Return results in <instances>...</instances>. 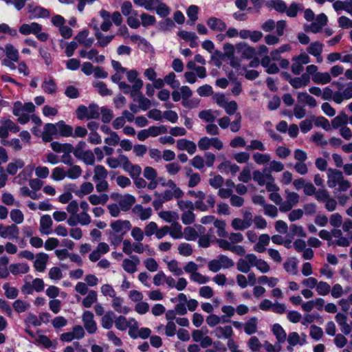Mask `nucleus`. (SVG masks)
Masks as SVG:
<instances>
[{
	"mask_svg": "<svg viewBox=\"0 0 352 352\" xmlns=\"http://www.w3.org/2000/svg\"><path fill=\"white\" fill-rule=\"evenodd\" d=\"M245 258L251 264L252 266H256L261 273H267L270 271V267L268 263L262 259H258L254 254H248Z\"/></svg>",
	"mask_w": 352,
	"mask_h": 352,
	"instance_id": "obj_1",
	"label": "nucleus"
},
{
	"mask_svg": "<svg viewBox=\"0 0 352 352\" xmlns=\"http://www.w3.org/2000/svg\"><path fill=\"white\" fill-rule=\"evenodd\" d=\"M113 231L116 233L126 234L131 228V223L128 220H116L112 221L110 225Z\"/></svg>",
	"mask_w": 352,
	"mask_h": 352,
	"instance_id": "obj_2",
	"label": "nucleus"
},
{
	"mask_svg": "<svg viewBox=\"0 0 352 352\" xmlns=\"http://www.w3.org/2000/svg\"><path fill=\"white\" fill-rule=\"evenodd\" d=\"M19 234V229L16 224L4 226L0 224V236L6 239L11 236L13 239H17Z\"/></svg>",
	"mask_w": 352,
	"mask_h": 352,
	"instance_id": "obj_3",
	"label": "nucleus"
},
{
	"mask_svg": "<svg viewBox=\"0 0 352 352\" xmlns=\"http://www.w3.org/2000/svg\"><path fill=\"white\" fill-rule=\"evenodd\" d=\"M93 29L95 30V36L98 40L96 45L101 47H107L111 41L114 38V35L104 36L102 32H100L97 24L92 25Z\"/></svg>",
	"mask_w": 352,
	"mask_h": 352,
	"instance_id": "obj_4",
	"label": "nucleus"
},
{
	"mask_svg": "<svg viewBox=\"0 0 352 352\" xmlns=\"http://www.w3.org/2000/svg\"><path fill=\"white\" fill-rule=\"evenodd\" d=\"M236 49L238 52L241 53L243 58L250 59L256 54L254 47L248 45L246 43L241 42L236 45Z\"/></svg>",
	"mask_w": 352,
	"mask_h": 352,
	"instance_id": "obj_5",
	"label": "nucleus"
},
{
	"mask_svg": "<svg viewBox=\"0 0 352 352\" xmlns=\"http://www.w3.org/2000/svg\"><path fill=\"white\" fill-rule=\"evenodd\" d=\"M42 30V25L38 23L32 22L30 24L23 23L19 29V32L23 35L37 34Z\"/></svg>",
	"mask_w": 352,
	"mask_h": 352,
	"instance_id": "obj_6",
	"label": "nucleus"
},
{
	"mask_svg": "<svg viewBox=\"0 0 352 352\" xmlns=\"http://www.w3.org/2000/svg\"><path fill=\"white\" fill-rule=\"evenodd\" d=\"M344 178L342 171L337 169H329L328 173V181L327 184L328 186L331 188H333L336 186V185L342 180Z\"/></svg>",
	"mask_w": 352,
	"mask_h": 352,
	"instance_id": "obj_7",
	"label": "nucleus"
},
{
	"mask_svg": "<svg viewBox=\"0 0 352 352\" xmlns=\"http://www.w3.org/2000/svg\"><path fill=\"white\" fill-rule=\"evenodd\" d=\"M177 147L180 151H186L190 155L194 154L197 149L195 143L186 139L178 140Z\"/></svg>",
	"mask_w": 352,
	"mask_h": 352,
	"instance_id": "obj_8",
	"label": "nucleus"
},
{
	"mask_svg": "<svg viewBox=\"0 0 352 352\" xmlns=\"http://www.w3.org/2000/svg\"><path fill=\"white\" fill-rule=\"evenodd\" d=\"M206 23L208 26L213 31L223 32L227 28V25L223 20L214 16L210 17Z\"/></svg>",
	"mask_w": 352,
	"mask_h": 352,
	"instance_id": "obj_9",
	"label": "nucleus"
},
{
	"mask_svg": "<svg viewBox=\"0 0 352 352\" xmlns=\"http://www.w3.org/2000/svg\"><path fill=\"white\" fill-rule=\"evenodd\" d=\"M48 258V255L46 253H38L36 255V260L34 261V267L35 270L39 272H44L46 267Z\"/></svg>",
	"mask_w": 352,
	"mask_h": 352,
	"instance_id": "obj_10",
	"label": "nucleus"
},
{
	"mask_svg": "<svg viewBox=\"0 0 352 352\" xmlns=\"http://www.w3.org/2000/svg\"><path fill=\"white\" fill-rule=\"evenodd\" d=\"M135 203V197L132 195L126 194L123 198L119 201V206L122 211L126 212L131 208Z\"/></svg>",
	"mask_w": 352,
	"mask_h": 352,
	"instance_id": "obj_11",
	"label": "nucleus"
},
{
	"mask_svg": "<svg viewBox=\"0 0 352 352\" xmlns=\"http://www.w3.org/2000/svg\"><path fill=\"white\" fill-rule=\"evenodd\" d=\"M9 270L10 273L16 276L18 275L19 274L28 273L30 270V267L28 264L26 263H13L10 265Z\"/></svg>",
	"mask_w": 352,
	"mask_h": 352,
	"instance_id": "obj_12",
	"label": "nucleus"
},
{
	"mask_svg": "<svg viewBox=\"0 0 352 352\" xmlns=\"http://www.w3.org/2000/svg\"><path fill=\"white\" fill-rule=\"evenodd\" d=\"M348 120L347 115L344 111H342L338 116L331 120V126L335 129L341 128L347 124Z\"/></svg>",
	"mask_w": 352,
	"mask_h": 352,
	"instance_id": "obj_13",
	"label": "nucleus"
},
{
	"mask_svg": "<svg viewBox=\"0 0 352 352\" xmlns=\"http://www.w3.org/2000/svg\"><path fill=\"white\" fill-rule=\"evenodd\" d=\"M53 221L49 214H44L41 217L40 220V231L42 234H49L50 231L49 229L52 226Z\"/></svg>",
	"mask_w": 352,
	"mask_h": 352,
	"instance_id": "obj_14",
	"label": "nucleus"
},
{
	"mask_svg": "<svg viewBox=\"0 0 352 352\" xmlns=\"http://www.w3.org/2000/svg\"><path fill=\"white\" fill-rule=\"evenodd\" d=\"M272 331L273 332V334L276 336V338L277 339L278 343H283L285 341L287 334L285 331L280 324H274L272 327Z\"/></svg>",
	"mask_w": 352,
	"mask_h": 352,
	"instance_id": "obj_15",
	"label": "nucleus"
},
{
	"mask_svg": "<svg viewBox=\"0 0 352 352\" xmlns=\"http://www.w3.org/2000/svg\"><path fill=\"white\" fill-rule=\"evenodd\" d=\"M199 11V7L195 5H191L186 10V14L189 18V20L187 21L188 24L190 25H195V21L198 19Z\"/></svg>",
	"mask_w": 352,
	"mask_h": 352,
	"instance_id": "obj_16",
	"label": "nucleus"
},
{
	"mask_svg": "<svg viewBox=\"0 0 352 352\" xmlns=\"http://www.w3.org/2000/svg\"><path fill=\"white\" fill-rule=\"evenodd\" d=\"M4 52L6 53V55L8 57V58L10 59L11 61H19V52L16 48H14V47L12 44L7 43L5 45Z\"/></svg>",
	"mask_w": 352,
	"mask_h": 352,
	"instance_id": "obj_17",
	"label": "nucleus"
},
{
	"mask_svg": "<svg viewBox=\"0 0 352 352\" xmlns=\"http://www.w3.org/2000/svg\"><path fill=\"white\" fill-rule=\"evenodd\" d=\"M60 135L63 137H71L73 135V128L70 125L66 124L63 120H60L56 123Z\"/></svg>",
	"mask_w": 352,
	"mask_h": 352,
	"instance_id": "obj_18",
	"label": "nucleus"
},
{
	"mask_svg": "<svg viewBox=\"0 0 352 352\" xmlns=\"http://www.w3.org/2000/svg\"><path fill=\"white\" fill-rule=\"evenodd\" d=\"M312 80L316 84L325 85L331 82V78L328 72H318L312 76Z\"/></svg>",
	"mask_w": 352,
	"mask_h": 352,
	"instance_id": "obj_19",
	"label": "nucleus"
},
{
	"mask_svg": "<svg viewBox=\"0 0 352 352\" xmlns=\"http://www.w3.org/2000/svg\"><path fill=\"white\" fill-rule=\"evenodd\" d=\"M24 166V162L21 159H17L14 162H10L8 164L6 171L9 175H14L16 174L18 170L23 168Z\"/></svg>",
	"mask_w": 352,
	"mask_h": 352,
	"instance_id": "obj_20",
	"label": "nucleus"
},
{
	"mask_svg": "<svg viewBox=\"0 0 352 352\" xmlns=\"http://www.w3.org/2000/svg\"><path fill=\"white\" fill-rule=\"evenodd\" d=\"M268 8H273L276 11L280 13H284L287 9V5L283 0H270L266 3Z\"/></svg>",
	"mask_w": 352,
	"mask_h": 352,
	"instance_id": "obj_21",
	"label": "nucleus"
},
{
	"mask_svg": "<svg viewBox=\"0 0 352 352\" xmlns=\"http://www.w3.org/2000/svg\"><path fill=\"white\" fill-rule=\"evenodd\" d=\"M322 43L319 41H315L311 43L309 46L307 48V51L309 54L315 57H319L322 52Z\"/></svg>",
	"mask_w": 352,
	"mask_h": 352,
	"instance_id": "obj_22",
	"label": "nucleus"
},
{
	"mask_svg": "<svg viewBox=\"0 0 352 352\" xmlns=\"http://www.w3.org/2000/svg\"><path fill=\"white\" fill-rule=\"evenodd\" d=\"M215 334L218 338L223 337L224 338L228 339L232 337L233 330L232 327L230 325H227L223 327H218L215 330Z\"/></svg>",
	"mask_w": 352,
	"mask_h": 352,
	"instance_id": "obj_23",
	"label": "nucleus"
},
{
	"mask_svg": "<svg viewBox=\"0 0 352 352\" xmlns=\"http://www.w3.org/2000/svg\"><path fill=\"white\" fill-rule=\"evenodd\" d=\"M94 190V185L89 182H86L81 184L80 189L74 191L76 196L82 197L85 195H89Z\"/></svg>",
	"mask_w": 352,
	"mask_h": 352,
	"instance_id": "obj_24",
	"label": "nucleus"
},
{
	"mask_svg": "<svg viewBox=\"0 0 352 352\" xmlns=\"http://www.w3.org/2000/svg\"><path fill=\"white\" fill-rule=\"evenodd\" d=\"M257 318L252 317L245 323L244 331L246 334L252 335L257 330Z\"/></svg>",
	"mask_w": 352,
	"mask_h": 352,
	"instance_id": "obj_25",
	"label": "nucleus"
},
{
	"mask_svg": "<svg viewBox=\"0 0 352 352\" xmlns=\"http://www.w3.org/2000/svg\"><path fill=\"white\" fill-rule=\"evenodd\" d=\"M94 176L93 179L95 182L104 179L108 175L107 169L102 165H96L94 168Z\"/></svg>",
	"mask_w": 352,
	"mask_h": 352,
	"instance_id": "obj_26",
	"label": "nucleus"
},
{
	"mask_svg": "<svg viewBox=\"0 0 352 352\" xmlns=\"http://www.w3.org/2000/svg\"><path fill=\"white\" fill-rule=\"evenodd\" d=\"M283 267L287 272L296 275L298 272L297 263L295 258H288L283 264Z\"/></svg>",
	"mask_w": 352,
	"mask_h": 352,
	"instance_id": "obj_27",
	"label": "nucleus"
},
{
	"mask_svg": "<svg viewBox=\"0 0 352 352\" xmlns=\"http://www.w3.org/2000/svg\"><path fill=\"white\" fill-rule=\"evenodd\" d=\"M182 100V105L185 107L190 108L189 101L187 100L192 95V91L188 86H182L180 88Z\"/></svg>",
	"mask_w": 352,
	"mask_h": 352,
	"instance_id": "obj_28",
	"label": "nucleus"
},
{
	"mask_svg": "<svg viewBox=\"0 0 352 352\" xmlns=\"http://www.w3.org/2000/svg\"><path fill=\"white\" fill-rule=\"evenodd\" d=\"M116 317L113 311H109L102 318V326L105 329H110L113 324V318Z\"/></svg>",
	"mask_w": 352,
	"mask_h": 352,
	"instance_id": "obj_29",
	"label": "nucleus"
},
{
	"mask_svg": "<svg viewBox=\"0 0 352 352\" xmlns=\"http://www.w3.org/2000/svg\"><path fill=\"white\" fill-rule=\"evenodd\" d=\"M314 120V124L316 127H322L325 131L331 130L330 123L328 119L320 116L318 117H313Z\"/></svg>",
	"mask_w": 352,
	"mask_h": 352,
	"instance_id": "obj_30",
	"label": "nucleus"
},
{
	"mask_svg": "<svg viewBox=\"0 0 352 352\" xmlns=\"http://www.w3.org/2000/svg\"><path fill=\"white\" fill-rule=\"evenodd\" d=\"M158 26L161 31L167 32L175 28V24L170 18L166 17L165 19L162 20L158 23Z\"/></svg>",
	"mask_w": 352,
	"mask_h": 352,
	"instance_id": "obj_31",
	"label": "nucleus"
},
{
	"mask_svg": "<svg viewBox=\"0 0 352 352\" xmlns=\"http://www.w3.org/2000/svg\"><path fill=\"white\" fill-rule=\"evenodd\" d=\"M5 291V296L9 299H14L19 295V290L14 287H10L8 283H6L3 285Z\"/></svg>",
	"mask_w": 352,
	"mask_h": 352,
	"instance_id": "obj_32",
	"label": "nucleus"
},
{
	"mask_svg": "<svg viewBox=\"0 0 352 352\" xmlns=\"http://www.w3.org/2000/svg\"><path fill=\"white\" fill-rule=\"evenodd\" d=\"M97 300V293L94 290H90L88 295L82 300V305L89 308Z\"/></svg>",
	"mask_w": 352,
	"mask_h": 352,
	"instance_id": "obj_33",
	"label": "nucleus"
},
{
	"mask_svg": "<svg viewBox=\"0 0 352 352\" xmlns=\"http://www.w3.org/2000/svg\"><path fill=\"white\" fill-rule=\"evenodd\" d=\"M232 226L236 230H243L250 227V223L244 221L239 218H235L232 221Z\"/></svg>",
	"mask_w": 352,
	"mask_h": 352,
	"instance_id": "obj_34",
	"label": "nucleus"
},
{
	"mask_svg": "<svg viewBox=\"0 0 352 352\" xmlns=\"http://www.w3.org/2000/svg\"><path fill=\"white\" fill-rule=\"evenodd\" d=\"M12 306L16 313L21 314L28 309L30 307V304L25 302L22 300L17 299L13 302Z\"/></svg>",
	"mask_w": 352,
	"mask_h": 352,
	"instance_id": "obj_35",
	"label": "nucleus"
},
{
	"mask_svg": "<svg viewBox=\"0 0 352 352\" xmlns=\"http://www.w3.org/2000/svg\"><path fill=\"white\" fill-rule=\"evenodd\" d=\"M184 233L187 241H195L199 237L198 232L192 227L185 228Z\"/></svg>",
	"mask_w": 352,
	"mask_h": 352,
	"instance_id": "obj_36",
	"label": "nucleus"
},
{
	"mask_svg": "<svg viewBox=\"0 0 352 352\" xmlns=\"http://www.w3.org/2000/svg\"><path fill=\"white\" fill-rule=\"evenodd\" d=\"M88 108V119H98L100 117L99 107L96 103L89 104Z\"/></svg>",
	"mask_w": 352,
	"mask_h": 352,
	"instance_id": "obj_37",
	"label": "nucleus"
},
{
	"mask_svg": "<svg viewBox=\"0 0 352 352\" xmlns=\"http://www.w3.org/2000/svg\"><path fill=\"white\" fill-rule=\"evenodd\" d=\"M214 226L217 228V233L221 237H226L228 232L226 230V223L224 221L217 219L214 222Z\"/></svg>",
	"mask_w": 352,
	"mask_h": 352,
	"instance_id": "obj_38",
	"label": "nucleus"
},
{
	"mask_svg": "<svg viewBox=\"0 0 352 352\" xmlns=\"http://www.w3.org/2000/svg\"><path fill=\"white\" fill-rule=\"evenodd\" d=\"M42 87L44 91L48 94H53L56 91V85L53 79L45 80Z\"/></svg>",
	"mask_w": 352,
	"mask_h": 352,
	"instance_id": "obj_39",
	"label": "nucleus"
},
{
	"mask_svg": "<svg viewBox=\"0 0 352 352\" xmlns=\"http://www.w3.org/2000/svg\"><path fill=\"white\" fill-rule=\"evenodd\" d=\"M310 336L315 340H319L323 336L322 329L315 324H312L310 327Z\"/></svg>",
	"mask_w": 352,
	"mask_h": 352,
	"instance_id": "obj_40",
	"label": "nucleus"
},
{
	"mask_svg": "<svg viewBox=\"0 0 352 352\" xmlns=\"http://www.w3.org/2000/svg\"><path fill=\"white\" fill-rule=\"evenodd\" d=\"M82 173L81 168L78 165H72L69 168L67 173V176L72 179H76L78 178Z\"/></svg>",
	"mask_w": 352,
	"mask_h": 352,
	"instance_id": "obj_41",
	"label": "nucleus"
},
{
	"mask_svg": "<svg viewBox=\"0 0 352 352\" xmlns=\"http://www.w3.org/2000/svg\"><path fill=\"white\" fill-rule=\"evenodd\" d=\"M181 219L184 225H190L195 222V215L192 210H188L182 214Z\"/></svg>",
	"mask_w": 352,
	"mask_h": 352,
	"instance_id": "obj_42",
	"label": "nucleus"
},
{
	"mask_svg": "<svg viewBox=\"0 0 352 352\" xmlns=\"http://www.w3.org/2000/svg\"><path fill=\"white\" fill-rule=\"evenodd\" d=\"M140 19L142 20V25L144 27L153 25L156 22L155 17L154 16L150 15L147 13H142L140 15Z\"/></svg>",
	"mask_w": 352,
	"mask_h": 352,
	"instance_id": "obj_43",
	"label": "nucleus"
},
{
	"mask_svg": "<svg viewBox=\"0 0 352 352\" xmlns=\"http://www.w3.org/2000/svg\"><path fill=\"white\" fill-rule=\"evenodd\" d=\"M155 11L157 15H159L162 18H166L168 15L170 14V8L164 3H161L159 4L155 8Z\"/></svg>",
	"mask_w": 352,
	"mask_h": 352,
	"instance_id": "obj_44",
	"label": "nucleus"
},
{
	"mask_svg": "<svg viewBox=\"0 0 352 352\" xmlns=\"http://www.w3.org/2000/svg\"><path fill=\"white\" fill-rule=\"evenodd\" d=\"M100 112L102 114V122L104 123H109L111 122L112 118H113V111L110 109H108L105 107H102L100 109Z\"/></svg>",
	"mask_w": 352,
	"mask_h": 352,
	"instance_id": "obj_45",
	"label": "nucleus"
},
{
	"mask_svg": "<svg viewBox=\"0 0 352 352\" xmlns=\"http://www.w3.org/2000/svg\"><path fill=\"white\" fill-rule=\"evenodd\" d=\"M10 218L16 224L21 223L24 220L23 214L19 209H12L10 212Z\"/></svg>",
	"mask_w": 352,
	"mask_h": 352,
	"instance_id": "obj_46",
	"label": "nucleus"
},
{
	"mask_svg": "<svg viewBox=\"0 0 352 352\" xmlns=\"http://www.w3.org/2000/svg\"><path fill=\"white\" fill-rule=\"evenodd\" d=\"M331 287L330 285L324 281H320L316 285V292L319 295L326 296L330 292Z\"/></svg>",
	"mask_w": 352,
	"mask_h": 352,
	"instance_id": "obj_47",
	"label": "nucleus"
},
{
	"mask_svg": "<svg viewBox=\"0 0 352 352\" xmlns=\"http://www.w3.org/2000/svg\"><path fill=\"white\" fill-rule=\"evenodd\" d=\"M115 326L117 329L120 331H124L129 326V323L127 322L126 318L123 316H120L116 318L115 320Z\"/></svg>",
	"mask_w": 352,
	"mask_h": 352,
	"instance_id": "obj_48",
	"label": "nucleus"
},
{
	"mask_svg": "<svg viewBox=\"0 0 352 352\" xmlns=\"http://www.w3.org/2000/svg\"><path fill=\"white\" fill-rule=\"evenodd\" d=\"M66 176V173L63 168L56 167L53 169L51 177L54 181L63 180Z\"/></svg>",
	"mask_w": 352,
	"mask_h": 352,
	"instance_id": "obj_49",
	"label": "nucleus"
},
{
	"mask_svg": "<svg viewBox=\"0 0 352 352\" xmlns=\"http://www.w3.org/2000/svg\"><path fill=\"white\" fill-rule=\"evenodd\" d=\"M94 86L98 88V93L102 96H107L112 94V91L107 88V85L102 81H99L96 82L94 85Z\"/></svg>",
	"mask_w": 352,
	"mask_h": 352,
	"instance_id": "obj_50",
	"label": "nucleus"
},
{
	"mask_svg": "<svg viewBox=\"0 0 352 352\" xmlns=\"http://www.w3.org/2000/svg\"><path fill=\"white\" fill-rule=\"evenodd\" d=\"M178 251L181 255L184 256H190L192 254V248L190 244L182 243L178 246Z\"/></svg>",
	"mask_w": 352,
	"mask_h": 352,
	"instance_id": "obj_51",
	"label": "nucleus"
},
{
	"mask_svg": "<svg viewBox=\"0 0 352 352\" xmlns=\"http://www.w3.org/2000/svg\"><path fill=\"white\" fill-rule=\"evenodd\" d=\"M136 265L137 263L129 258H125L122 263L123 269L131 274L134 273L137 270Z\"/></svg>",
	"mask_w": 352,
	"mask_h": 352,
	"instance_id": "obj_52",
	"label": "nucleus"
},
{
	"mask_svg": "<svg viewBox=\"0 0 352 352\" xmlns=\"http://www.w3.org/2000/svg\"><path fill=\"white\" fill-rule=\"evenodd\" d=\"M197 92L201 97H208L213 94V90L210 85L206 84L200 86Z\"/></svg>",
	"mask_w": 352,
	"mask_h": 352,
	"instance_id": "obj_53",
	"label": "nucleus"
},
{
	"mask_svg": "<svg viewBox=\"0 0 352 352\" xmlns=\"http://www.w3.org/2000/svg\"><path fill=\"white\" fill-rule=\"evenodd\" d=\"M24 323L29 327L30 324H32L34 327H39L41 325V320L36 315L32 313H30L26 318L24 320Z\"/></svg>",
	"mask_w": 352,
	"mask_h": 352,
	"instance_id": "obj_54",
	"label": "nucleus"
},
{
	"mask_svg": "<svg viewBox=\"0 0 352 352\" xmlns=\"http://www.w3.org/2000/svg\"><path fill=\"white\" fill-rule=\"evenodd\" d=\"M249 348L253 351V352H257L259 351L261 344L258 340V338L256 336H252L248 342Z\"/></svg>",
	"mask_w": 352,
	"mask_h": 352,
	"instance_id": "obj_55",
	"label": "nucleus"
},
{
	"mask_svg": "<svg viewBox=\"0 0 352 352\" xmlns=\"http://www.w3.org/2000/svg\"><path fill=\"white\" fill-rule=\"evenodd\" d=\"M251 264L248 261L240 258L237 262V270L243 273L247 274L249 272Z\"/></svg>",
	"mask_w": 352,
	"mask_h": 352,
	"instance_id": "obj_56",
	"label": "nucleus"
},
{
	"mask_svg": "<svg viewBox=\"0 0 352 352\" xmlns=\"http://www.w3.org/2000/svg\"><path fill=\"white\" fill-rule=\"evenodd\" d=\"M225 57L226 56L222 52L217 50L211 56V60L214 62L216 67H219L222 64L221 60H223Z\"/></svg>",
	"mask_w": 352,
	"mask_h": 352,
	"instance_id": "obj_57",
	"label": "nucleus"
},
{
	"mask_svg": "<svg viewBox=\"0 0 352 352\" xmlns=\"http://www.w3.org/2000/svg\"><path fill=\"white\" fill-rule=\"evenodd\" d=\"M65 94L71 99H76L80 96L78 89L73 85H69L66 87Z\"/></svg>",
	"mask_w": 352,
	"mask_h": 352,
	"instance_id": "obj_58",
	"label": "nucleus"
},
{
	"mask_svg": "<svg viewBox=\"0 0 352 352\" xmlns=\"http://www.w3.org/2000/svg\"><path fill=\"white\" fill-rule=\"evenodd\" d=\"M221 267L228 269L234 266V261L224 254H220L218 256Z\"/></svg>",
	"mask_w": 352,
	"mask_h": 352,
	"instance_id": "obj_59",
	"label": "nucleus"
},
{
	"mask_svg": "<svg viewBox=\"0 0 352 352\" xmlns=\"http://www.w3.org/2000/svg\"><path fill=\"white\" fill-rule=\"evenodd\" d=\"M173 229L170 232V236L174 239H180L182 237V226L177 223L174 222L172 224Z\"/></svg>",
	"mask_w": 352,
	"mask_h": 352,
	"instance_id": "obj_60",
	"label": "nucleus"
},
{
	"mask_svg": "<svg viewBox=\"0 0 352 352\" xmlns=\"http://www.w3.org/2000/svg\"><path fill=\"white\" fill-rule=\"evenodd\" d=\"M0 122H3L5 123L9 131L16 133L19 132L20 130V127L10 119H6L4 118H1L0 119Z\"/></svg>",
	"mask_w": 352,
	"mask_h": 352,
	"instance_id": "obj_61",
	"label": "nucleus"
},
{
	"mask_svg": "<svg viewBox=\"0 0 352 352\" xmlns=\"http://www.w3.org/2000/svg\"><path fill=\"white\" fill-rule=\"evenodd\" d=\"M253 158L255 162L258 164H264L268 162L270 160V157L267 154H263L260 153H256L253 155Z\"/></svg>",
	"mask_w": 352,
	"mask_h": 352,
	"instance_id": "obj_62",
	"label": "nucleus"
},
{
	"mask_svg": "<svg viewBox=\"0 0 352 352\" xmlns=\"http://www.w3.org/2000/svg\"><path fill=\"white\" fill-rule=\"evenodd\" d=\"M80 160L87 165L93 166L95 164V156L91 150L85 151L84 155Z\"/></svg>",
	"mask_w": 352,
	"mask_h": 352,
	"instance_id": "obj_63",
	"label": "nucleus"
},
{
	"mask_svg": "<svg viewBox=\"0 0 352 352\" xmlns=\"http://www.w3.org/2000/svg\"><path fill=\"white\" fill-rule=\"evenodd\" d=\"M135 310L140 315L146 314L149 310V305L146 302L139 301L135 306Z\"/></svg>",
	"mask_w": 352,
	"mask_h": 352,
	"instance_id": "obj_64",
	"label": "nucleus"
}]
</instances>
